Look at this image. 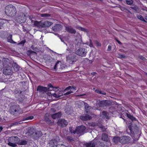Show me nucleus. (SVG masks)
<instances>
[{"label":"nucleus","mask_w":147,"mask_h":147,"mask_svg":"<svg viewBox=\"0 0 147 147\" xmlns=\"http://www.w3.org/2000/svg\"><path fill=\"white\" fill-rule=\"evenodd\" d=\"M10 64L9 59H5L3 61V64L5 67L3 69V73L5 75H10L13 72L11 67L9 66Z\"/></svg>","instance_id":"f257e3e1"},{"label":"nucleus","mask_w":147,"mask_h":147,"mask_svg":"<svg viewBox=\"0 0 147 147\" xmlns=\"http://www.w3.org/2000/svg\"><path fill=\"white\" fill-rule=\"evenodd\" d=\"M16 8L12 5H8L5 7V12L8 16L13 17L16 15Z\"/></svg>","instance_id":"f03ea898"},{"label":"nucleus","mask_w":147,"mask_h":147,"mask_svg":"<svg viewBox=\"0 0 147 147\" xmlns=\"http://www.w3.org/2000/svg\"><path fill=\"white\" fill-rule=\"evenodd\" d=\"M8 145L12 147H16L17 146L16 144H18L19 141V138L16 136H12L10 137L8 140Z\"/></svg>","instance_id":"7ed1b4c3"},{"label":"nucleus","mask_w":147,"mask_h":147,"mask_svg":"<svg viewBox=\"0 0 147 147\" xmlns=\"http://www.w3.org/2000/svg\"><path fill=\"white\" fill-rule=\"evenodd\" d=\"M28 132L26 133L27 136H30L36 140L37 138V132H36L35 129L33 127H29L28 129Z\"/></svg>","instance_id":"20e7f679"},{"label":"nucleus","mask_w":147,"mask_h":147,"mask_svg":"<svg viewBox=\"0 0 147 147\" xmlns=\"http://www.w3.org/2000/svg\"><path fill=\"white\" fill-rule=\"evenodd\" d=\"M16 20L20 24L24 23L26 20V17L24 13L20 12L19 13L18 16L16 17Z\"/></svg>","instance_id":"39448f33"},{"label":"nucleus","mask_w":147,"mask_h":147,"mask_svg":"<svg viewBox=\"0 0 147 147\" xmlns=\"http://www.w3.org/2000/svg\"><path fill=\"white\" fill-rule=\"evenodd\" d=\"M53 24L51 22H50L48 21H46L44 22H41L37 21V27H46L50 26Z\"/></svg>","instance_id":"423d86ee"},{"label":"nucleus","mask_w":147,"mask_h":147,"mask_svg":"<svg viewBox=\"0 0 147 147\" xmlns=\"http://www.w3.org/2000/svg\"><path fill=\"white\" fill-rule=\"evenodd\" d=\"M87 53L86 49L84 48H80L76 51V53L80 56L84 57L86 56Z\"/></svg>","instance_id":"0eeeda50"},{"label":"nucleus","mask_w":147,"mask_h":147,"mask_svg":"<svg viewBox=\"0 0 147 147\" xmlns=\"http://www.w3.org/2000/svg\"><path fill=\"white\" fill-rule=\"evenodd\" d=\"M99 142L97 140H94L88 143H86L84 144L85 147H95V146L99 144Z\"/></svg>","instance_id":"6e6552de"},{"label":"nucleus","mask_w":147,"mask_h":147,"mask_svg":"<svg viewBox=\"0 0 147 147\" xmlns=\"http://www.w3.org/2000/svg\"><path fill=\"white\" fill-rule=\"evenodd\" d=\"M48 87H42L40 86H38L37 87V91L39 90L41 91L45 92L47 91H49L52 90L50 88H53V86L51 84H49L48 85Z\"/></svg>","instance_id":"1a4fd4ad"},{"label":"nucleus","mask_w":147,"mask_h":147,"mask_svg":"<svg viewBox=\"0 0 147 147\" xmlns=\"http://www.w3.org/2000/svg\"><path fill=\"white\" fill-rule=\"evenodd\" d=\"M131 138L127 136H123L120 138V142L122 144H126L130 142Z\"/></svg>","instance_id":"9d476101"},{"label":"nucleus","mask_w":147,"mask_h":147,"mask_svg":"<svg viewBox=\"0 0 147 147\" xmlns=\"http://www.w3.org/2000/svg\"><path fill=\"white\" fill-rule=\"evenodd\" d=\"M57 124L59 126L63 127L67 126L68 122L64 119H61L58 121Z\"/></svg>","instance_id":"9b49d317"},{"label":"nucleus","mask_w":147,"mask_h":147,"mask_svg":"<svg viewBox=\"0 0 147 147\" xmlns=\"http://www.w3.org/2000/svg\"><path fill=\"white\" fill-rule=\"evenodd\" d=\"M86 129L85 126L82 125L78 127L76 129V133L77 134L82 135Z\"/></svg>","instance_id":"f8f14e48"},{"label":"nucleus","mask_w":147,"mask_h":147,"mask_svg":"<svg viewBox=\"0 0 147 147\" xmlns=\"http://www.w3.org/2000/svg\"><path fill=\"white\" fill-rule=\"evenodd\" d=\"M65 30L67 32L70 34H74L76 33V31L72 26H65Z\"/></svg>","instance_id":"ddd939ff"},{"label":"nucleus","mask_w":147,"mask_h":147,"mask_svg":"<svg viewBox=\"0 0 147 147\" xmlns=\"http://www.w3.org/2000/svg\"><path fill=\"white\" fill-rule=\"evenodd\" d=\"M62 28V26L59 24H56L52 28V30L55 32L60 30Z\"/></svg>","instance_id":"4468645a"},{"label":"nucleus","mask_w":147,"mask_h":147,"mask_svg":"<svg viewBox=\"0 0 147 147\" xmlns=\"http://www.w3.org/2000/svg\"><path fill=\"white\" fill-rule=\"evenodd\" d=\"M27 17L31 20L32 24L35 26H37V21L34 16H28Z\"/></svg>","instance_id":"2eb2a0df"},{"label":"nucleus","mask_w":147,"mask_h":147,"mask_svg":"<svg viewBox=\"0 0 147 147\" xmlns=\"http://www.w3.org/2000/svg\"><path fill=\"white\" fill-rule=\"evenodd\" d=\"M80 119L83 121H86L88 120H90L91 119V116L89 115H82L80 116Z\"/></svg>","instance_id":"dca6fc26"},{"label":"nucleus","mask_w":147,"mask_h":147,"mask_svg":"<svg viewBox=\"0 0 147 147\" xmlns=\"http://www.w3.org/2000/svg\"><path fill=\"white\" fill-rule=\"evenodd\" d=\"M49 146L51 147H55L57 144V141L55 139L51 140L49 142Z\"/></svg>","instance_id":"f3484780"},{"label":"nucleus","mask_w":147,"mask_h":147,"mask_svg":"<svg viewBox=\"0 0 147 147\" xmlns=\"http://www.w3.org/2000/svg\"><path fill=\"white\" fill-rule=\"evenodd\" d=\"M26 90H22V91L19 90L18 89H16L14 90L13 93L14 94H18L19 96H20V95L21 94H23L25 93V91Z\"/></svg>","instance_id":"a211bd4d"},{"label":"nucleus","mask_w":147,"mask_h":147,"mask_svg":"<svg viewBox=\"0 0 147 147\" xmlns=\"http://www.w3.org/2000/svg\"><path fill=\"white\" fill-rule=\"evenodd\" d=\"M12 66L13 67L15 71H18L20 68V66L16 63L14 62H13L12 63Z\"/></svg>","instance_id":"6ab92c4d"},{"label":"nucleus","mask_w":147,"mask_h":147,"mask_svg":"<svg viewBox=\"0 0 147 147\" xmlns=\"http://www.w3.org/2000/svg\"><path fill=\"white\" fill-rule=\"evenodd\" d=\"M51 95L55 98H58L63 95V94L62 93V92L57 91L56 92V93L52 94Z\"/></svg>","instance_id":"aec40b11"},{"label":"nucleus","mask_w":147,"mask_h":147,"mask_svg":"<svg viewBox=\"0 0 147 147\" xmlns=\"http://www.w3.org/2000/svg\"><path fill=\"white\" fill-rule=\"evenodd\" d=\"M61 113L60 112H59L58 113H55L51 115L52 118L54 119H55L61 117Z\"/></svg>","instance_id":"412c9836"},{"label":"nucleus","mask_w":147,"mask_h":147,"mask_svg":"<svg viewBox=\"0 0 147 147\" xmlns=\"http://www.w3.org/2000/svg\"><path fill=\"white\" fill-rule=\"evenodd\" d=\"M6 21L9 23V21H11L10 20H0V29H2L4 28V24L6 23Z\"/></svg>","instance_id":"4be33fe9"},{"label":"nucleus","mask_w":147,"mask_h":147,"mask_svg":"<svg viewBox=\"0 0 147 147\" xmlns=\"http://www.w3.org/2000/svg\"><path fill=\"white\" fill-rule=\"evenodd\" d=\"M101 115L103 119H109V113L106 111H103Z\"/></svg>","instance_id":"5701e85b"},{"label":"nucleus","mask_w":147,"mask_h":147,"mask_svg":"<svg viewBox=\"0 0 147 147\" xmlns=\"http://www.w3.org/2000/svg\"><path fill=\"white\" fill-rule=\"evenodd\" d=\"M9 112L10 113L14 115L15 113L16 114V113L18 112V110L16 107H12L11 108Z\"/></svg>","instance_id":"b1692460"},{"label":"nucleus","mask_w":147,"mask_h":147,"mask_svg":"<svg viewBox=\"0 0 147 147\" xmlns=\"http://www.w3.org/2000/svg\"><path fill=\"white\" fill-rule=\"evenodd\" d=\"M12 34H10L7 37V41L11 43L16 44V42L13 41L12 39Z\"/></svg>","instance_id":"393cba45"},{"label":"nucleus","mask_w":147,"mask_h":147,"mask_svg":"<svg viewBox=\"0 0 147 147\" xmlns=\"http://www.w3.org/2000/svg\"><path fill=\"white\" fill-rule=\"evenodd\" d=\"M107 105V103L106 101L103 100L100 101L98 103V105L100 107H103L106 106Z\"/></svg>","instance_id":"a878e982"},{"label":"nucleus","mask_w":147,"mask_h":147,"mask_svg":"<svg viewBox=\"0 0 147 147\" xmlns=\"http://www.w3.org/2000/svg\"><path fill=\"white\" fill-rule=\"evenodd\" d=\"M102 139L103 141L108 142L109 139L107 134L105 133L103 134L102 135Z\"/></svg>","instance_id":"bb28decb"},{"label":"nucleus","mask_w":147,"mask_h":147,"mask_svg":"<svg viewBox=\"0 0 147 147\" xmlns=\"http://www.w3.org/2000/svg\"><path fill=\"white\" fill-rule=\"evenodd\" d=\"M27 143L28 141L26 140H20L19 139V141L18 143V144L19 145H25L27 144Z\"/></svg>","instance_id":"cd10ccee"},{"label":"nucleus","mask_w":147,"mask_h":147,"mask_svg":"<svg viewBox=\"0 0 147 147\" xmlns=\"http://www.w3.org/2000/svg\"><path fill=\"white\" fill-rule=\"evenodd\" d=\"M45 121L49 124H51L52 123L51 120H50L48 117V114H46L45 115Z\"/></svg>","instance_id":"c85d7f7f"},{"label":"nucleus","mask_w":147,"mask_h":147,"mask_svg":"<svg viewBox=\"0 0 147 147\" xmlns=\"http://www.w3.org/2000/svg\"><path fill=\"white\" fill-rule=\"evenodd\" d=\"M22 122L21 121L12 123L10 124V127H11L13 126L16 125H18L22 124Z\"/></svg>","instance_id":"c756f323"},{"label":"nucleus","mask_w":147,"mask_h":147,"mask_svg":"<svg viewBox=\"0 0 147 147\" xmlns=\"http://www.w3.org/2000/svg\"><path fill=\"white\" fill-rule=\"evenodd\" d=\"M61 64V61H58L54 65V69L55 70H56L57 69H59V67L60 65Z\"/></svg>","instance_id":"7c9ffc66"},{"label":"nucleus","mask_w":147,"mask_h":147,"mask_svg":"<svg viewBox=\"0 0 147 147\" xmlns=\"http://www.w3.org/2000/svg\"><path fill=\"white\" fill-rule=\"evenodd\" d=\"M66 67V65L64 64H61H61L60 65L59 67V69L60 70H63L65 69Z\"/></svg>","instance_id":"2f4dec72"},{"label":"nucleus","mask_w":147,"mask_h":147,"mask_svg":"<svg viewBox=\"0 0 147 147\" xmlns=\"http://www.w3.org/2000/svg\"><path fill=\"white\" fill-rule=\"evenodd\" d=\"M140 137V136L139 135L135 134L134 136V140H133V143H135V141H137Z\"/></svg>","instance_id":"473e14b6"},{"label":"nucleus","mask_w":147,"mask_h":147,"mask_svg":"<svg viewBox=\"0 0 147 147\" xmlns=\"http://www.w3.org/2000/svg\"><path fill=\"white\" fill-rule=\"evenodd\" d=\"M34 54H36V52L33 51L31 50H28L27 52V54L28 56H30L31 55H33Z\"/></svg>","instance_id":"72a5a7b5"},{"label":"nucleus","mask_w":147,"mask_h":147,"mask_svg":"<svg viewBox=\"0 0 147 147\" xmlns=\"http://www.w3.org/2000/svg\"><path fill=\"white\" fill-rule=\"evenodd\" d=\"M120 138L118 137H115L113 138V141L115 143H117L119 141H120Z\"/></svg>","instance_id":"f704fd0d"},{"label":"nucleus","mask_w":147,"mask_h":147,"mask_svg":"<svg viewBox=\"0 0 147 147\" xmlns=\"http://www.w3.org/2000/svg\"><path fill=\"white\" fill-rule=\"evenodd\" d=\"M33 118V117L32 116H28L25 118H24L22 119L23 121L26 120H30L32 119Z\"/></svg>","instance_id":"c9c22d12"},{"label":"nucleus","mask_w":147,"mask_h":147,"mask_svg":"<svg viewBox=\"0 0 147 147\" xmlns=\"http://www.w3.org/2000/svg\"><path fill=\"white\" fill-rule=\"evenodd\" d=\"M41 16L42 17H45L46 18L50 16L51 14L48 13H43L41 14Z\"/></svg>","instance_id":"e433bc0d"},{"label":"nucleus","mask_w":147,"mask_h":147,"mask_svg":"<svg viewBox=\"0 0 147 147\" xmlns=\"http://www.w3.org/2000/svg\"><path fill=\"white\" fill-rule=\"evenodd\" d=\"M22 29L23 31L25 32H26V33L28 32L29 31V29L27 28H26L24 26H22Z\"/></svg>","instance_id":"4c0bfd02"},{"label":"nucleus","mask_w":147,"mask_h":147,"mask_svg":"<svg viewBox=\"0 0 147 147\" xmlns=\"http://www.w3.org/2000/svg\"><path fill=\"white\" fill-rule=\"evenodd\" d=\"M69 131L72 133L75 134L76 133V129L75 130H73L72 127H70L69 129Z\"/></svg>","instance_id":"58836bf2"},{"label":"nucleus","mask_w":147,"mask_h":147,"mask_svg":"<svg viewBox=\"0 0 147 147\" xmlns=\"http://www.w3.org/2000/svg\"><path fill=\"white\" fill-rule=\"evenodd\" d=\"M137 17L138 19H140L141 20L145 22L144 19L141 15H138V16Z\"/></svg>","instance_id":"ea45409f"},{"label":"nucleus","mask_w":147,"mask_h":147,"mask_svg":"<svg viewBox=\"0 0 147 147\" xmlns=\"http://www.w3.org/2000/svg\"><path fill=\"white\" fill-rule=\"evenodd\" d=\"M3 66V61L2 62L1 60H0V71L2 69Z\"/></svg>","instance_id":"a19ab883"},{"label":"nucleus","mask_w":147,"mask_h":147,"mask_svg":"<svg viewBox=\"0 0 147 147\" xmlns=\"http://www.w3.org/2000/svg\"><path fill=\"white\" fill-rule=\"evenodd\" d=\"M127 4L128 5H131L132 4L133 1L131 0H127L126 1Z\"/></svg>","instance_id":"79ce46f5"},{"label":"nucleus","mask_w":147,"mask_h":147,"mask_svg":"<svg viewBox=\"0 0 147 147\" xmlns=\"http://www.w3.org/2000/svg\"><path fill=\"white\" fill-rule=\"evenodd\" d=\"M73 93V91L71 90H70V91L64 94L63 95L65 96H66L67 95H69L71 94V93Z\"/></svg>","instance_id":"37998d69"},{"label":"nucleus","mask_w":147,"mask_h":147,"mask_svg":"<svg viewBox=\"0 0 147 147\" xmlns=\"http://www.w3.org/2000/svg\"><path fill=\"white\" fill-rule=\"evenodd\" d=\"M56 147H67L63 144H58V145L57 144V146H56Z\"/></svg>","instance_id":"c03bdc74"},{"label":"nucleus","mask_w":147,"mask_h":147,"mask_svg":"<svg viewBox=\"0 0 147 147\" xmlns=\"http://www.w3.org/2000/svg\"><path fill=\"white\" fill-rule=\"evenodd\" d=\"M139 58H140L141 60H142L143 61H145V60H146V58L145 57L142 56H139Z\"/></svg>","instance_id":"a18cd8bd"},{"label":"nucleus","mask_w":147,"mask_h":147,"mask_svg":"<svg viewBox=\"0 0 147 147\" xmlns=\"http://www.w3.org/2000/svg\"><path fill=\"white\" fill-rule=\"evenodd\" d=\"M42 133L40 131H37V137H39L42 135Z\"/></svg>","instance_id":"49530a36"},{"label":"nucleus","mask_w":147,"mask_h":147,"mask_svg":"<svg viewBox=\"0 0 147 147\" xmlns=\"http://www.w3.org/2000/svg\"><path fill=\"white\" fill-rule=\"evenodd\" d=\"M84 105L85 106V109H87L91 107L90 106H89L88 104L86 103H84Z\"/></svg>","instance_id":"de8ad7c7"},{"label":"nucleus","mask_w":147,"mask_h":147,"mask_svg":"<svg viewBox=\"0 0 147 147\" xmlns=\"http://www.w3.org/2000/svg\"><path fill=\"white\" fill-rule=\"evenodd\" d=\"M72 89V87L71 86H69L67 87L64 90V92L66 90H69Z\"/></svg>","instance_id":"09e8293b"},{"label":"nucleus","mask_w":147,"mask_h":147,"mask_svg":"<svg viewBox=\"0 0 147 147\" xmlns=\"http://www.w3.org/2000/svg\"><path fill=\"white\" fill-rule=\"evenodd\" d=\"M26 42L25 40H22L18 44V45H23Z\"/></svg>","instance_id":"8fccbe9b"},{"label":"nucleus","mask_w":147,"mask_h":147,"mask_svg":"<svg viewBox=\"0 0 147 147\" xmlns=\"http://www.w3.org/2000/svg\"><path fill=\"white\" fill-rule=\"evenodd\" d=\"M125 115H126L130 119L132 115H131L130 114H128L127 113H125Z\"/></svg>","instance_id":"3c124183"},{"label":"nucleus","mask_w":147,"mask_h":147,"mask_svg":"<svg viewBox=\"0 0 147 147\" xmlns=\"http://www.w3.org/2000/svg\"><path fill=\"white\" fill-rule=\"evenodd\" d=\"M18 100L20 102H22L23 100H24V99L23 98H21V97H19L18 98Z\"/></svg>","instance_id":"603ef678"},{"label":"nucleus","mask_w":147,"mask_h":147,"mask_svg":"<svg viewBox=\"0 0 147 147\" xmlns=\"http://www.w3.org/2000/svg\"><path fill=\"white\" fill-rule=\"evenodd\" d=\"M95 43L97 46H101V44L98 41H95Z\"/></svg>","instance_id":"864d4df0"},{"label":"nucleus","mask_w":147,"mask_h":147,"mask_svg":"<svg viewBox=\"0 0 147 147\" xmlns=\"http://www.w3.org/2000/svg\"><path fill=\"white\" fill-rule=\"evenodd\" d=\"M111 45H109L107 49V51H110L111 50Z\"/></svg>","instance_id":"5fc2aeb1"},{"label":"nucleus","mask_w":147,"mask_h":147,"mask_svg":"<svg viewBox=\"0 0 147 147\" xmlns=\"http://www.w3.org/2000/svg\"><path fill=\"white\" fill-rule=\"evenodd\" d=\"M100 127L102 129V130L103 131H105L106 129L105 128L104 126H100Z\"/></svg>","instance_id":"6e6d98bb"},{"label":"nucleus","mask_w":147,"mask_h":147,"mask_svg":"<svg viewBox=\"0 0 147 147\" xmlns=\"http://www.w3.org/2000/svg\"><path fill=\"white\" fill-rule=\"evenodd\" d=\"M80 30L82 31L86 32H87V30L85 28H81Z\"/></svg>","instance_id":"4d7b16f0"},{"label":"nucleus","mask_w":147,"mask_h":147,"mask_svg":"<svg viewBox=\"0 0 147 147\" xmlns=\"http://www.w3.org/2000/svg\"><path fill=\"white\" fill-rule=\"evenodd\" d=\"M95 92L98 94H100L101 91L98 89H96L95 90Z\"/></svg>","instance_id":"13d9d810"},{"label":"nucleus","mask_w":147,"mask_h":147,"mask_svg":"<svg viewBox=\"0 0 147 147\" xmlns=\"http://www.w3.org/2000/svg\"><path fill=\"white\" fill-rule=\"evenodd\" d=\"M115 40H116V41L118 42V43L120 45L122 44V43L119 40H117V38H115Z\"/></svg>","instance_id":"bf43d9fd"},{"label":"nucleus","mask_w":147,"mask_h":147,"mask_svg":"<svg viewBox=\"0 0 147 147\" xmlns=\"http://www.w3.org/2000/svg\"><path fill=\"white\" fill-rule=\"evenodd\" d=\"M130 119L132 121L135 120H136V118L134 117L133 116H132Z\"/></svg>","instance_id":"052dcab7"},{"label":"nucleus","mask_w":147,"mask_h":147,"mask_svg":"<svg viewBox=\"0 0 147 147\" xmlns=\"http://www.w3.org/2000/svg\"><path fill=\"white\" fill-rule=\"evenodd\" d=\"M3 89L0 91V94H1V95H3Z\"/></svg>","instance_id":"680f3d73"},{"label":"nucleus","mask_w":147,"mask_h":147,"mask_svg":"<svg viewBox=\"0 0 147 147\" xmlns=\"http://www.w3.org/2000/svg\"><path fill=\"white\" fill-rule=\"evenodd\" d=\"M120 58H124L125 57V56L124 55H121L120 56Z\"/></svg>","instance_id":"e2e57ef3"},{"label":"nucleus","mask_w":147,"mask_h":147,"mask_svg":"<svg viewBox=\"0 0 147 147\" xmlns=\"http://www.w3.org/2000/svg\"><path fill=\"white\" fill-rule=\"evenodd\" d=\"M100 94H102L103 95H105L106 94V93L105 92H102L101 91V93Z\"/></svg>","instance_id":"0e129e2a"},{"label":"nucleus","mask_w":147,"mask_h":147,"mask_svg":"<svg viewBox=\"0 0 147 147\" xmlns=\"http://www.w3.org/2000/svg\"><path fill=\"white\" fill-rule=\"evenodd\" d=\"M51 110L52 112H55L56 111V110L53 108H51Z\"/></svg>","instance_id":"69168bd1"},{"label":"nucleus","mask_w":147,"mask_h":147,"mask_svg":"<svg viewBox=\"0 0 147 147\" xmlns=\"http://www.w3.org/2000/svg\"><path fill=\"white\" fill-rule=\"evenodd\" d=\"M69 57H67V58H66V59H67V61H69Z\"/></svg>","instance_id":"338daca9"},{"label":"nucleus","mask_w":147,"mask_h":147,"mask_svg":"<svg viewBox=\"0 0 147 147\" xmlns=\"http://www.w3.org/2000/svg\"><path fill=\"white\" fill-rule=\"evenodd\" d=\"M3 127L2 126H0V132L2 130Z\"/></svg>","instance_id":"774afa93"}]
</instances>
